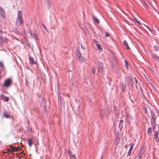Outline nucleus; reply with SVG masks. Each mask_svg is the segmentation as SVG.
Segmentation results:
<instances>
[{"mask_svg":"<svg viewBox=\"0 0 159 159\" xmlns=\"http://www.w3.org/2000/svg\"><path fill=\"white\" fill-rule=\"evenodd\" d=\"M135 20L136 21V22L139 24V25H141V23L138 20H137L136 19H135Z\"/></svg>","mask_w":159,"mask_h":159,"instance_id":"obj_29","label":"nucleus"},{"mask_svg":"<svg viewBox=\"0 0 159 159\" xmlns=\"http://www.w3.org/2000/svg\"><path fill=\"white\" fill-rule=\"evenodd\" d=\"M68 153L71 158L74 159H76V157L75 155V154L72 153L70 151H69Z\"/></svg>","mask_w":159,"mask_h":159,"instance_id":"obj_11","label":"nucleus"},{"mask_svg":"<svg viewBox=\"0 0 159 159\" xmlns=\"http://www.w3.org/2000/svg\"><path fill=\"white\" fill-rule=\"evenodd\" d=\"M158 128L159 129V126H158Z\"/></svg>","mask_w":159,"mask_h":159,"instance_id":"obj_44","label":"nucleus"},{"mask_svg":"<svg viewBox=\"0 0 159 159\" xmlns=\"http://www.w3.org/2000/svg\"><path fill=\"white\" fill-rule=\"evenodd\" d=\"M151 55L152 56V57L154 59H157L158 57L157 55H156L155 54H151Z\"/></svg>","mask_w":159,"mask_h":159,"instance_id":"obj_18","label":"nucleus"},{"mask_svg":"<svg viewBox=\"0 0 159 159\" xmlns=\"http://www.w3.org/2000/svg\"><path fill=\"white\" fill-rule=\"evenodd\" d=\"M159 131H156L154 132V139L157 142L159 140Z\"/></svg>","mask_w":159,"mask_h":159,"instance_id":"obj_4","label":"nucleus"},{"mask_svg":"<svg viewBox=\"0 0 159 159\" xmlns=\"http://www.w3.org/2000/svg\"><path fill=\"white\" fill-rule=\"evenodd\" d=\"M28 144L30 146H31L33 143V142L31 138H29L28 139Z\"/></svg>","mask_w":159,"mask_h":159,"instance_id":"obj_15","label":"nucleus"},{"mask_svg":"<svg viewBox=\"0 0 159 159\" xmlns=\"http://www.w3.org/2000/svg\"><path fill=\"white\" fill-rule=\"evenodd\" d=\"M93 19L94 21V22L96 23V24H99L100 23V21L96 17H93Z\"/></svg>","mask_w":159,"mask_h":159,"instance_id":"obj_13","label":"nucleus"},{"mask_svg":"<svg viewBox=\"0 0 159 159\" xmlns=\"http://www.w3.org/2000/svg\"><path fill=\"white\" fill-rule=\"evenodd\" d=\"M0 39L2 42H1L0 43V46H3V42H4L5 43H7L8 42V40L6 38L3 37L2 36L0 37Z\"/></svg>","mask_w":159,"mask_h":159,"instance_id":"obj_5","label":"nucleus"},{"mask_svg":"<svg viewBox=\"0 0 159 159\" xmlns=\"http://www.w3.org/2000/svg\"><path fill=\"white\" fill-rule=\"evenodd\" d=\"M121 87L122 88V89L125 87V86L124 85H123V84H122Z\"/></svg>","mask_w":159,"mask_h":159,"instance_id":"obj_37","label":"nucleus"},{"mask_svg":"<svg viewBox=\"0 0 159 159\" xmlns=\"http://www.w3.org/2000/svg\"><path fill=\"white\" fill-rule=\"evenodd\" d=\"M127 146V145H125V148H126Z\"/></svg>","mask_w":159,"mask_h":159,"instance_id":"obj_42","label":"nucleus"},{"mask_svg":"<svg viewBox=\"0 0 159 159\" xmlns=\"http://www.w3.org/2000/svg\"><path fill=\"white\" fill-rule=\"evenodd\" d=\"M131 81V77L129 76L127 78V82L128 84H129L130 82V81Z\"/></svg>","mask_w":159,"mask_h":159,"instance_id":"obj_17","label":"nucleus"},{"mask_svg":"<svg viewBox=\"0 0 159 159\" xmlns=\"http://www.w3.org/2000/svg\"><path fill=\"white\" fill-rule=\"evenodd\" d=\"M82 60H83V61H84V59L82 58V59H81V58L80 59V60L81 61H82Z\"/></svg>","mask_w":159,"mask_h":159,"instance_id":"obj_38","label":"nucleus"},{"mask_svg":"<svg viewBox=\"0 0 159 159\" xmlns=\"http://www.w3.org/2000/svg\"><path fill=\"white\" fill-rule=\"evenodd\" d=\"M134 79H135V82L136 84H138V80H137L136 77H135Z\"/></svg>","mask_w":159,"mask_h":159,"instance_id":"obj_32","label":"nucleus"},{"mask_svg":"<svg viewBox=\"0 0 159 159\" xmlns=\"http://www.w3.org/2000/svg\"><path fill=\"white\" fill-rule=\"evenodd\" d=\"M152 131V128L151 127H150L148 129V134L149 133H150Z\"/></svg>","mask_w":159,"mask_h":159,"instance_id":"obj_23","label":"nucleus"},{"mask_svg":"<svg viewBox=\"0 0 159 159\" xmlns=\"http://www.w3.org/2000/svg\"><path fill=\"white\" fill-rule=\"evenodd\" d=\"M44 107H46V106L45 105L44 106Z\"/></svg>","mask_w":159,"mask_h":159,"instance_id":"obj_43","label":"nucleus"},{"mask_svg":"<svg viewBox=\"0 0 159 159\" xmlns=\"http://www.w3.org/2000/svg\"><path fill=\"white\" fill-rule=\"evenodd\" d=\"M0 66L2 67V68H4V66L3 65L2 63L1 62H0Z\"/></svg>","mask_w":159,"mask_h":159,"instance_id":"obj_25","label":"nucleus"},{"mask_svg":"<svg viewBox=\"0 0 159 159\" xmlns=\"http://www.w3.org/2000/svg\"><path fill=\"white\" fill-rule=\"evenodd\" d=\"M81 53L80 52H79V54H77V56H78L79 57V61H80V62L82 63L83 61V60H82V61H81L80 60V59L81 58Z\"/></svg>","mask_w":159,"mask_h":159,"instance_id":"obj_16","label":"nucleus"},{"mask_svg":"<svg viewBox=\"0 0 159 159\" xmlns=\"http://www.w3.org/2000/svg\"><path fill=\"white\" fill-rule=\"evenodd\" d=\"M25 82H26V85L27 86H28V83L27 79H25Z\"/></svg>","mask_w":159,"mask_h":159,"instance_id":"obj_28","label":"nucleus"},{"mask_svg":"<svg viewBox=\"0 0 159 159\" xmlns=\"http://www.w3.org/2000/svg\"><path fill=\"white\" fill-rule=\"evenodd\" d=\"M158 59V61L159 63V57H158V58L157 59Z\"/></svg>","mask_w":159,"mask_h":159,"instance_id":"obj_39","label":"nucleus"},{"mask_svg":"<svg viewBox=\"0 0 159 159\" xmlns=\"http://www.w3.org/2000/svg\"><path fill=\"white\" fill-rule=\"evenodd\" d=\"M81 47L82 48V49H85V48L82 45V44H81Z\"/></svg>","mask_w":159,"mask_h":159,"instance_id":"obj_34","label":"nucleus"},{"mask_svg":"<svg viewBox=\"0 0 159 159\" xmlns=\"http://www.w3.org/2000/svg\"><path fill=\"white\" fill-rule=\"evenodd\" d=\"M125 66L127 69H128V64L127 61L126 60H125Z\"/></svg>","mask_w":159,"mask_h":159,"instance_id":"obj_19","label":"nucleus"},{"mask_svg":"<svg viewBox=\"0 0 159 159\" xmlns=\"http://www.w3.org/2000/svg\"><path fill=\"white\" fill-rule=\"evenodd\" d=\"M151 114L152 117L151 120V123L152 126V129H153L156 127L155 121L157 118V116L152 111H151Z\"/></svg>","mask_w":159,"mask_h":159,"instance_id":"obj_2","label":"nucleus"},{"mask_svg":"<svg viewBox=\"0 0 159 159\" xmlns=\"http://www.w3.org/2000/svg\"><path fill=\"white\" fill-rule=\"evenodd\" d=\"M139 159H142V157L143 156V155H139Z\"/></svg>","mask_w":159,"mask_h":159,"instance_id":"obj_30","label":"nucleus"},{"mask_svg":"<svg viewBox=\"0 0 159 159\" xmlns=\"http://www.w3.org/2000/svg\"><path fill=\"white\" fill-rule=\"evenodd\" d=\"M98 64H99V67H98V72H99L100 71H102V74L103 72V68L102 67L103 64L101 62H98Z\"/></svg>","mask_w":159,"mask_h":159,"instance_id":"obj_6","label":"nucleus"},{"mask_svg":"<svg viewBox=\"0 0 159 159\" xmlns=\"http://www.w3.org/2000/svg\"><path fill=\"white\" fill-rule=\"evenodd\" d=\"M123 122H124V121H123V120H120V123L119 124V125H120L121 124L123 123Z\"/></svg>","mask_w":159,"mask_h":159,"instance_id":"obj_27","label":"nucleus"},{"mask_svg":"<svg viewBox=\"0 0 159 159\" xmlns=\"http://www.w3.org/2000/svg\"><path fill=\"white\" fill-rule=\"evenodd\" d=\"M23 11H18L17 16L16 20V25L18 26L23 24V21L22 19Z\"/></svg>","mask_w":159,"mask_h":159,"instance_id":"obj_1","label":"nucleus"},{"mask_svg":"<svg viewBox=\"0 0 159 159\" xmlns=\"http://www.w3.org/2000/svg\"><path fill=\"white\" fill-rule=\"evenodd\" d=\"M154 48L156 51H158L159 49V47L157 46H154Z\"/></svg>","mask_w":159,"mask_h":159,"instance_id":"obj_21","label":"nucleus"},{"mask_svg":"<svg viewBox=\"0 0 159 159\" xmlns=\"http://www.w3.org/2000/svg\"><path fill=\"white\" fill-rule=\"evenodd\" d=\"M0 32L1 33H2V32H3L2 31H0Z\"/></svg>","mask_w":159,"mask_h":159,"instance_id":"obj_41","label":"nucleus"},{"mask_svg":"<svg viewBox=\"0 0 159 159\" xmlns=\"http://www.w3.org/2000/svg\"><path fill=\"white\" fill-rule=\"evenodd\" d=\"M124 44L126 46L127 49L130 50V48L127 42L126 41H124L123 42Z\"/></svg>","mask_w":159,"mask_h":159,"instance_id":"obj_14","label":"nucleus"},{"mask_svg":"<svg viewBox=\"0 0 159 159\" xmlns=\"http://www.w3.org/2000/svg\"><path fill=\"white\" fill-rule=\"evenodd\" d=\"M148 28L149 31H150L151 32H152V29L151 28H149V27H148Z\"/></svg>","mask_w":159,"mask_h":159,"instance_id":"obj_31","label":"nucleus"},{"mask_svg":"<svg viewBox=\"0 0 159 159\" xmlns=\"http://www.w3.org/2000/svg\"><path fill=\"white\" fill-rule=\"evenodd\" d=\"M110 36V34L109 33H107V32H106V34H105V37H108Z\"/></svg>","mask_w":159,"mask_h":159,"instance_id":"obj_24","label":"nucleus"},{"mask_svg":"<svg viewBox=\"0 0 159 159\" xmlns=\"http://www.w3.org/2000/svg\"><path fill=\"white\" fill-rule=\"evenodd\" d=\"M0 14L1 16H2L3 18H4L5 15V11L1 7H0Z\"/></svg>","mask_w":159,"mask_h":159,"instance_id":"obj_7","label":"nucleus"},{"mask_svg":"<svg viewBox=\"0 0 159 159\" xmlns=\"http://www.w3.org/2000/svg\"><path fill=\"white\" fill-rule=\"evenodd\" d=\"M12 84V81L10 78L5 80L3 84V86L6 88L10 87Z\"/></svg>","mask_w":159,"mask_h":159,"instance_id":"obj_3","label":"nucleus"},{"mask_svg":"<svg viewBox=\"0 0 159 159\" xmlns=\"http://www.w3.org/2000/svg\"><path fill=\"white\" fill-rule=\"evenodd\" d=\"M9 100V98L7 97H5V100L6 102H8Z\"/></svg>","mask_w":159,"mask_h":159,"instance_id":"obj_26","label":"nucleus"},{"mask_svg":"<svg viewBox=\"0 0 159 159\" xmlns=\"http://www.w3.org/2000/svg\"><path fill=\"white\" fill-rule=\"evenodd\" d=\"M13 151H15V149L14 148H13L11 150V151L12 152Z\"/></svg>","mask_w":159,"mask_h":159,"instance_id":"obj_36","label":"nucleus"},{"mask_svg":"<svg viewBox=\"0 0 159 159\" xmlns=\"http://www.w3.org/2000/svg\"><path fill=\"white\" fill-rule=\"evenodd\" d=\"M29 59L30 61V63L31 64H37V62L36 61H34L33 58L31 57L30 56L29 57Z\"/></svg>","mask_w":159,"mask_h":159,"instance_id":"obj_8","label":"nucleus"},{"mask_svg":"<svg viewBox=\"0 0 159 159\" xmlns=\"http://www.w3.org/2000/svg\"><path fill=\"white\" fill-rule=\"evenodd\" d=\"M130 145H131L129 148V152H128L127 156H129L130 155L131 152L133 149V148H134V143H133L132 144H131V143H130Z\"/></svg>","mask_w":159,"mask_h":159,"instance_id":"obj_9","label":"nucleus"},{"mask_svg":"<svg viewBox=\"0 0 159 159\" xmlns=\"http://www.w3.org/2000/svg\"><path fill=\"white\" fill-rule=\"evenodd\" d=\"M43 26L44 28V29L46 30V26L44 25V24H43Z\"/></svg>","mask_w":159,"mask_h":159,"instance_id":"obj_35","label":"nucleus"},{"mask_svg":"<svg viewBox=\"0 0 159 159\" xmlns=\"http://www.w3.org/2000/svg\"><path fill=\"white\" fill-rule=\"evenodd\" d=\"M97 48L99 50H102V46L101 45L98 44H97Z\"/></svg>","mask_w":159,"mask_h":159,"instance_id":"obj_20","label":"nucleus"},{"mask_svg":"<svg viewBox=\"0 0 159 159\" xmlns=\"http://www.w3.org/2000/svg\"><path fill=\"white\" fill-rule=\"evenodd\" d=\"M144 110H145V111H144L145 113H147V109L145 107V108H144Z\"/></svg>","mask_w":159,"mask_h":159,"instance_id":"obj_33","label":"nucleus"},{"mask_svg":"<svg viewBox=\"0 0 159 159\" xmlns=\"http://www.w3.org/2000/svg\"><path fill=\"white\" fill-rule=\"evenodd\" d=\"M92 72L93 74H95V67H93L92 68Z\"/></svg>","mask_w":159,"mask_h":159,"instance_id":"obj_22","label":"nucleus"},{"mask_svg":"<svg viewBox=\"0 0 159 159\" xmlns=\"http://www.w3.org/2000/svg\"><path fill=\"white\" fill-rule=\"evenodd\" d=\"M144 152V147H141L139 152V155H143Z\"/></svg>","mask_w":159,"mask_h":159,"instance_id":"obj_10","label":"nucleus"},{"mask_svg":"<svg viewBox=\"0 0 159 159\" xmlns=\"http://www.w3.org/2000/svg\"><path fill=\"white\" fill-rule=\"evenodd\" d=\"M47 1V2H49V0H46Z\"/></svg>","mask_w":159,"mask_h":159,"instance_id":"obj_40","label":"nucleus"},{"mask_svg":"<svg viewBox=\"0 0 159 159\" xmlns=\"http://www.w3.org/2000/svg\"><path fill=\"white\" fill-rule=\"evenodd\" d=\"M3 116L7 118H9L10 117L9 115L7 113L6 111L3 112Z\"/></svg>","mask_w":159,"mask_h":159,"instance_id":"obj_12","label":"nucleus"}]
</instances>
